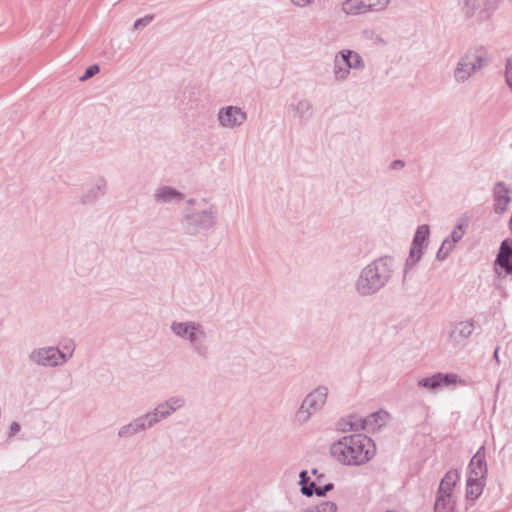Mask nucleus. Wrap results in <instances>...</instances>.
Returning <instances> with one entry per match:
<instances>
[{
  "instance_id": "nucleus-1",
  "label": "nucleus",
  "mask_w": 512,
  "mask_h": 512,
  "mask_svg": "<svg viewBox=\"0 0 512 512\" xmlns=\"http://www.w3.org/2000/svg\"><path fill=\"white\" fill-rule=\"evenodd\" d=\"M332 457L342 465L359 466L367 463L376 452L375 444L366 435L344 436L330 447Z\"/></svg>"
},
{
  "instance_id": "nucleus-2",
  "label": "nucleus",
  "mask_w": 512,
  "mask_h": 512,
  "mask_svg": "<svg viewBox=\"0 0 512 512\" xmlns=\"http://www.w3.org/2000/svg\"><path fill=\"white\" fill-rule=\"evenodd\" d=\"M391 274L392 259L389 257L379 258L362 270L356 282V289L361 295H371L385 286Z\"/></svg>"
},
{
  "instance_id": "nucleus-3",
  "label": "nucleus",
  "mask_w": 512,
  "mask_h": 512,
  "mask_svg": "<svg viewBox=\"0 0 512 512\" xmlns=\"http://www.w3.org/2000/svg\"><path fill=\"white\" fill-rule=\"evenodd\" d=\"M328 393V387L322 385L308 393L296 411L294 421L300 425L307 423L312 415L320 411L325 406Z\"/></svg>"
},
{
  "instance_id": "nucleus-4",
  "label": "nucleus",
  "mask_w": 512,
  "mask_h": 512,
  "mask_svg": "<svg viewBox=\"0 0 512 512\" xmlns=\"http://www.w3.org/2000/svg\"><path fill=\"white\" fill-rule=\"evenodd\" d=\"M457 470L448 471L440 482L436 496L434 510L435 512H453L455 501L453 499V489L459 481Z\"/></svg>"
},
{
  "instance_id": "nucleus-5",
  "label": "nucleus",
  "mask_w": 512,
  "mask_h": 512,
  "mask_svg": "<svg viewBox=\"0 0 512 512\" xmlns=\"http://www.w3.org/2000/svg\"><path fill=\"white\" fill-rule=\"evenodd\" d=\"M503 0H459L461 10L467 18L476 17L479 22L489 20Z\"/></svg>"
},
{
  "instance_id": "nucleus-6",
  "label": "nucleus",
  "mask_w": 512,
  "mask_h": 512,
  "mask_svg": "<svg viewBox=\"0 0 512 512\" xmlns=\"http://www.w3.org/2000/svg\"><path fill=\"white\" fill-rule=\"evenodd\" d=\"M218 220L216 205L208 199L194 201V230H210Z\"/></svg>"
},
{
  "instance_id": "nucleus-7",
  "label": "nucleus",
  "mask_w": 512,
  "mask_h": 512,
  "mask_svg": "<svg viewBox=\"0 0 512 512\" xmlns=\"http://www.w3.org/2000/svg\"><path fill=\"white\" fill-rule=\"evenodd\" d=\"M29 358L32 362L42 366H57L67 360L66 355L55 347L36 349L31 352Z\"/></svg>"
},
{
  "instance_id": "nucleus-8",
  "label": "nucleus",
  "mask_w": 512,
  "mask_h": 512,
  "mask_svg": "<svg viewBox=\"0 0 512 512\" xmlns=\"http://www.w3.org/2000/svg\"><path fill=\"white\" fill-rule=\"evenodd\" d=\"M185 403V400L179 396L170 397L165 402L159 404L153 412L147 413L148 425H155L163 419L169 417L176 410L181 408Z\"/></svg>"
},
{
  "instance_id": "nucleus-9",
  "label": "nucleus",
  "mask_w": 512,
  "mask_h": 512,
  "mask_svg": "<svg viewBox=\"0 0 512 512\" xmlns=\"http://www.w3.org/2000/svg\"><path fill=\"white\" fill-rule=\"evenodd\" d=\"M218 120L222 127L233 129L244 123L246 120V113L239 107L228 106L220 109L218 113Z\"/></svg>"
},
{
  "instance_id": "nucleus-10",
  "label": "nucleus",
  "mask_w": 512,
  "mask_h": 512,
  "mask_svg": "<svg viewBox=\"0 0 512 512\" xmlns=\"http://www.w3.org/2000/svg\"><path fill=\"white\" fill-rule=\"evenodd\" d=\"M461 57L471 65H475L478 71L486 67L490 61L488 50L482 45L470 47Z\"/></svg>"
},
{
  "instance_id": "nucleus-11",
  "label": "nucleus",
  "mask_w": 512,
  "mask_h": 512,
  "mask_svg": "<svg viewBox=\"0 0 512 512\" xmlns=\"http://www.w3.org/2000/svg\"><path fill=\"white\" fill-rule=\"evenodd\" d=\"M458 382H461L458 375L454 373L450 374H443V373H437L434 374L431 377L423 378L418 381V385L421 387L428 388L430 390H437L439 387L442 386H449L452 384H456Z\"/></svg>"
},
{
  "instance_id": "nucleus-12",
  "label": "nucleus",
  "mask_w": 512,
  "mask_h": 512,
  "mask_svg": "<svg viewBox=\"0 0 512 512\" xmlns=\"http://www.w3.org/2000/svg\"><path fill=\"white\" fill-rule=\"evenodd\" d=\"M511 190L502 181L497 182L493 188L494 211L503 214L511 202Z\"/></svg>"
},
{
  "instance_id": "nucleus-13",
  "label": "nucleus",
  "mask_w": 512,
  "mask_h": 512,
  "mask_svg": "<svg viewBox=\"0 0 512 512\" xmlns=\"http://www.w3.org/2000/svg\"><path fill=\"white\" fill-rule=\"evenodd\" d=\"M487 474V465L485 460V451L481 447L472 457L469 464V476L473 479H484Z\"/></svg>"
},
{
  "instance_id": "nucleus-14",
  "label": "nucleus",
  "mask_w": 512,
  "mask_h": 512,
  "mask_svg": "<svg viewBox=\"0 0 512 512\" xmlns=\"http://www.w3.org/2000/svg\"><path fill=\"white\" fill-rule=\"evenodd\" d=\"M150 427H152V425H148V417L146 413L134 419L129 424L122 426L118 431V436L120 438H130Z\"/></svg>"
},
{
  "instance_id": "nucleus-15",
  "label": "nucleus",
  "mask_w": 512,
  "mask_h": 512,
  "mask_svg": "<svg viewBox=\"0 0 512 512\" xmlns=\"http://www.w3.org/2000/svg\"><path fill=\"white\" fill-rule=\"evenodd\" d=\"M496 263L503 268L507 274H512V240L506 239L501 243Z\"/></svg>"
},
{
  "instance_id": "nucleus-16",
  "label": "nucleus",
  "mask_w": 512,
  "mask_h": 512,
  "mask_svg": "<svg viewBox=\"0 0 512 512\" xmlns=\"http://www.w3.org/2000/svg\"><path fill=\"white\" fill-rule=\"evenodd\" d=\"M477 71L478 70L475 69V65H471L460 57L453 71V78L455 82L463 84L467 82Z\"/></svg>"
},
{
  "instance_id": "nucleus-17",
  "label": "nucleus",
  "mask_w": 512,
  "mask_h": 512,
  "mask_svg": "<svg viewBox=\"0 0 512 512\" xmlns=\"http://www.w3.org/2000/svg\"><path fill=\"white\" fill-rule=\"evenodd\" d=\"M474 331V321L466 320L460 321L454 324L453 328L450 331L449 337L453 341H458L461 339L468 338Z\"/></svg>"
},
{
  "instance_id": "nucleus-18",
  "label": "nucleus",
  "mask_w": 512,
  "mask_h": 512,
  "mask_svg": "<svg viewBox=\"0 0 512 512\" xmlns=\"http://www.w3.org/2000/svg\"><path fill=\"white\" fill-rule=\"evenodd\" d=\"M184 199V195L179 192L178 190L169 187V186H162L157 189L155 193V200L157 202L162 203H168L171 201H182Z\"/></svg>"
},
{
  "instance_id": "nucleus-19",
  "label": "nucleus",
  "mask_w": 512,
  "mask_h": 512,
  "mask_svg": "<svg viewBox=\"0 0 512 512\" xmlns=\"http://www.w3.org/2000/svg\"><path fill=\"white\" fill-rule=\"evenodd\" d=\"M339 429L343 432L367 430L366 419L357 415H350L339 422Z\"/></svg>"
},
{
  "instance_id": "nucleus-20",
  "label": "nucleus",
  "mask_w": 512,
  "mask_h": 512,
  "mask_svg": "<svg viewBox=\"0 0 512 512\" xmlns=\"http://www.w3.org/2000/svg\"><path fill=\"white\" fill-rule=\"evenodd\" d=\"M106 191V181L99 179L93 186H91L82 196V203L89 204L94 202L97 198L104 195Z\"/></svg>"
},
{
  "instance_id": "nucleus-21",
  "label": "nucleus",
  "mask_w": 512,
  "mask_h": 512,
  "mask_svg": "<svg viewBox=\"0 0 512 512\" xmlns=\"http://www.w3.org/2000/svg\"><path fill=\"white\" fill-rule=\"evenodd\" d=\"M342 10L348 15H359L370 12L366 0H346Z\"/></svg>"
},
{
  "instance_id": "nucleus-22",
  "label": "nucleus",
  "mask_w": 512,
  "mask_h": 512,
  "mask_svg": "<svg viewBox=\"0 0 512 512\" xmlns=\"http://www.w3.org/2000/svg\"><path fill=\"white\" fill-rule=\"evenodd\" d=\"M389 418V414L386 411H378L369 415L366 419L367 430L375 431L382 427Z\"/></svg>"
},
{
  "instance_id": "nucleus-23",
  "label": "nucleus",
  "mask_w": 512,
  "mask_h": 512,
  "mask_svg": "<svg viewBox=\"0 0 512 512\" xmlns=\"http://www.w3.org/2000/svg\"><path fill=\"white\" fill-rule=\"evenodd\" d=\"M483 488L484 479H473L468 477L466 491L467 499L472 501L477 499L482 494Z\"/></svg>"
},
{
  "instance_id": "nucleus-24",
  "label": "nucleus",
  "mask_w": 512,
  "mask_h": 512,
  "mask_svg": "<svg viewBox=\"0 0 512 512\" xmlns=\"http://www.w3.org/2000/svg\"><path fill=\"white\" fill-rule=\"evenodd\" d=\"M333 489V484L329 483L324 487L317 486L315 482H310L309 485H303L301 487V492L306 496H312L316 494L317 496H324L328 491Z\"/></svg>"
},
{
  "instance_id": "nucleus-25",
  "label": "nucleus",
  "mask_w": 512,
  "mask_h": 512,
  "mask_svg": "<svg viewBox=\"0 0 512 512\" xmlns=\"http://www.w3.org/2000/svg\"><path fill=\"white\" fill-rule=\"evenodd\" d=\"M333 63L334 79L338 82L345 81L349 77L350 70L346 67L345 64L343 65L336 57H334Z\"/></svg>"
},
{
  "instance_id": "nucleus-26",
  "label": "nucleus",
  "mask_w": 512,
  "mask_h": 512,
  "mask_svg": "<svg viewBox=\"0 0 512 512\" xmlns=\"http://www.w3.org/2000/svg\"><path fill=\"white\" fill-rule=\"evenodd\" d=\"M337 505L331 501H324L315 506H309L302 509L300 512H336Z\"/></svg>"
},
{
  "instance_id": "nucleus-27",
  "label": "nucleus",
  "mask_w": 512,
  "mask_h": 512,
  "mask_svg": "<svg viewBox=\"0 0 512 512\" xmlns=\"http://www.w3.org/2000/svg\"><path fill=\"white\" fill-rule=\"evenodd\" d=\"M172 331L179 337H188L192 341V327L188 323L173 322Z\"/></svg>"
},
{
  "instance_id": "nucleus-28",
  "label": "nucleus",
  "mask_w": 512,
  "mask_h": 512,
  "mask_svg": "<svg viewBox=\"0 0 512 512\" xmlns=\"http://www.w3.org/2000/svg\"><path fill=\"white\" fill-rule=\"evenodd\" d=\"M346 56L350 58L351 62L349 64V67L352 68V70H362L365 67L364 60L360 56V54L353 50H346Z\"/></svg>"
},
{
  "instance_id": "nucleus-29",
  "label": "nucleus",
  "mask_w": 512,
  "mask_h": 512,
  "mask_svg": "<svg viewBox=\"0 0 512 512\" xmlns=\"http://www.w3.org/2000/svg\"><path fill=\"white\" fill-rule=\"evenodd\" d=\"M430 233L429 226L428 225H421L417 228V231L415 233L413 243L417 246H422L423 243L426 241L428 235Z\"/></svg>"
},
{
  "instance_id": "nucleus-30",
  "label": "nucleus",
  "mask_w": 512,
  "mask_h": 512,
  "mask_svg": "<svg viewBox=\"0 0 512 512\" xmlns=\"http://www.w3.org/2000/svg\"><path fill=\"white\" fill-rule=\"evenodd\" d=\"M454 245L455 243L451 242L448 238L445 239L437 252V259L444 260L454 249Z\"/></svg>"
},
{
  "instance_id": "nucleus-31",
  "label": "nucleus",
  "mask_w": 512,
  "mask_h": 512,
  "mask_svg": "<svg viewBox=\"0 0 512 512\" xmlns=\"http://www.w3.org/2000/svg\"><path fill=\"white\" fill-rule=\"evenodd\" d=\"M422 256V246H417L412 244V248L410 250L409 257L407 259V266H413L415 265Z\"/></svg>"
},
{
  "instance_id": "nucleus-32",
  "label": "nucleus",
  "mask_w": 512,
  "mask_h": 512,
  "mask_svg": "<svg viewBox=\"0 0 512 512\" xmlns=\"http://www.w3.org/2000/svg\"><path fill=\"white\" fill-rule=\"evenodd\" d=\"M467 224L464 220H460V222L456 225V227L451 232V242L457 243L460 241L465 233V227Z\"/></svg>"
},
{
  "instance_id": "nucleus-33",
  "label": "nucleus",
  "mask_w": 512,
  "mask_h": 512,
  "mask_svg": "<svg viewBox=\"0 0 512 512\" xmlns=\"http://www.w3.org/2000/svg\"><path fill=\"white\" fill-rule=\"evenodd\" d=\"M391 0H366L368 9L371 11H383L387 8Z\"/></svg>"
},
{
  "instance_id": "nucleus-34",
  "label": "nucleus",
  "mask_w": 512,
  "mask_h": 512,
  "mask_svg": "<svg viewBox=\"0 0 512 512\" xmlns=\"http://www.w3.org/2000/svg\"><path fill=\"white\" fill-rule=\"evenodd\" d=\"M295 110L300 117H304L311 110V104L307 100H301L297 103Z\"/></svg>"
},
{
  "instance_id": "nucleus-35",
  "label": "nucleus",
  "mask_w": 512,
  "mask_h": 512,
  "mask_svg": "<svg viewBox=\"0 0 512 512\" xmlns=\"http://www.w3.org/2000/svg\"><path fill=\"white\" fill-rule=\"evenodd\" d=\"M99 72V66L98 65H91L89 66L85 73L80 77L81 81H86L96 75Z\"/></svg>"
},
{
  "instance_id": "nucleus-36",
  "label": "nucleus",
  "mask_w": 512,
  "mask_h": 512,
  "mask_svg": "<svg viewBox=\"0 0 512 512\" xmlns=\"http://www.w3.org/2000/svg\"><path fill=\"white\" fill-rule=\"evenodd\" d=\"M153 20V16L151 15H146L145 17L143 18H140V19H137L135 22H134V29H141L145 26H147L151 21Z\"/></svg>"
},
{
  "instance_id": "nucleus-37",
  "label": "nucleus",
  "mask_w": 512,
  "mask_h": 512,
  "mask_svg": "<svg viewBox=\"0 0 512 512\" xmlns=\"http://www.w3.org/2000/svg\"><path fill=\"white\" fill-rule=\"evenodd\" d=\"M506 83L512 91V60H508L505 69Z\"/></svg>"
},
{
  "instance_id": "nucleus-38",
  "label": "nucleus",
  "mask_w": 512,
  "mask_h": 512,
  "mask_svg": "<svg viewBox=\"0 0 512 512\" xmlns=\"http://www.w3.org/2000/svg\"><path fill=\"white\" fill-rule=\"evenodd\" d=\"M346 50H347V49H343V50L339 51V52L335 55V57H336V58H337V59H338V60H339L343 65L345 64V65H346V67H347L349 70H351L352 68H351V67H349V64H350L351 60H350V58H348V56H346V55H345V54H346Z\"/></svg>"
},
{
  "instance_id": "nucleus-39",
  "label": "nucleus",
  "mask_w": 512,
  "mask_h": 512,
  "mask_svg": "<svg viewBox=\"0 0 512 512\" xmlns=\"http://www.w3.org/2000/svg\"><path fill=\"white\" fill-rule=\"evenodd\" d=\"M206 334L204 332V330L202 329V327L200 325H195L194 324V334H193V337H194V343L200 339H203L205 338Z\"/></svg>"
},
{
  "instance_id": "nucleus-40",
  "label": "nucleus",
  "mask_w": 512,
  "mask_h": 512,
  "mask_svg": "<svg viewBox=\"0 0 512 512\" xmlns=\"http://www.w3.org/2000/svg\"><path fill=\"white\" fill-rule=\"evenodd\" d=\"M20 431V425L18 422H12L10 425L9 436L12 437Z\"/></svg>"
},
{
  "instance_id": "nucleus-41",
  "label": "nucleus",
  "mask_w": 512,
  "mask_h": 512,
  "mask_svg": "<svg viewBox=\"0 0 512 512\" xmlns=\"http://www.w3.org/2000/svg\"><path fill=\"white\" fill-rule=\"evenodd\" d=\"M309 482V477L307 475V471H302L300 473V484L301 486L303 487V485H309L310 483Z\"/></svg>"
},
{
  "instance_id": "nucleus-42",
  "label": "nucleus",
  "mask_w": 512,
  "mask_h": 512,
  "mask_svg": "<svg viewBox=\"0 0 512 512\" xmlns=\"http://www.w3.org/2000/svg\"><path fill=\"white\" fill-rule=\"evenodd\" d=\"M292 3L299 7H304L305 5L311 4L313 0H291Z\"/></svg>"
},
{
  "instance_id": "nucleus-43",
  "label": "nucleus",
  "mask_w": 512,
  "mask_h": 512,
  "mask_svg": "<svg viewBox=\"0 0 512 512\" xmlns=\"http://www.w3.org/2000/svg\"><path fill=\"white\" fill-rule=\"evenodd\" d=\"M404 167V162L401 160H395L391 164L392 169H401Z\"/></svg>"
},
{
  "instance_id": "nucleus-44",
  "label": "nucleus",
  "mask_w": 512,
  "mask_h": 512,
  "mask_svg": "<svg viewBox=\"0 0 512 512\" xmlns=\"http://www.w3.org/2000/svg\"><path fill=\"white\" fill-rule=\"evenodd\" d=\"M197 351L201 354V355H204L207 351V347L205 345H199L197 347Z\"/></svg>"
},
{
  "instance_id": "nucleus-45",
  "label": "nucleus",
  "mask_w": 512,
  "mask_h": 512,
  "mask_svg": "<svg viewBox=\"0 0 512 512\" xmlns=\"http://www.w3.org/2000/svg\"><path fill=\"white\" fill-rule=\"evenodd\" d=\"M498 351H499V347L496 348L495 351H494V358H495L496 362L499 364L500 360H499V357H498Z\"/></svg>"
},
{
  "instance_id": "nucleus-46",
  "label": "nucleus",
  "mask_w": 512,
  "mask_h": 512,
  "mask_svg": "<svg viewBox=\"0 0 512 512\" xmlns=\"http://www.w3.org/2000/svg\"><path fill=\"white\" fill-rule=\"evenodd\" d=\"M189 220V216H186V221ZM187 225L189 226V222H187Z\"/></svg>"
},
{
  "instance_id": "nucleus-47",
  "label": "nucleus",
  "mask_w": 512,
  "mask_h": 512,
  "mask_svg": "<svg viewBox=\"0 0 512 512\" xmlns=\"http://www.w3.org/2000/svg\"><path fill=\"white\" fill-rule=\"evenodd\" d=\"M386 512H396V511L389 510V511H386Z\"/></svg>"
}]
</instances>
